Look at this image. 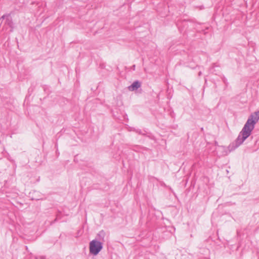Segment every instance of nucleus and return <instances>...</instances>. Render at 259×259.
Here are the masks:
<instances>
[{
  "mask_svg": "<svg viewBox=\"0 0 259 259\" xmlns=\"http://www.w3.org/2000/svg\"><path fill=\"white\" fill-rule=\"evenodd\" d=\"M134 128H135V127H130L128 130L130 131H134Z\"/></svg>",
  "mask_w": 259,
  "mask_h": 259,
  "instance_id": "8",
  "label": "nucleus"
},
{
  "mask_svg": "<svg viewBox=\"0 0 259 259\" xmlns=\"http://www.w3.org/2000/svg\"><path fill=\"white\" fill-rule=\"evenodd\" d=\"M105 233L104 231L102 230V231L99 232V233L98 234L97 236H98L100 241H101V240H104V238L105 237Z\"/></svg>",
  "mask_w": 259,
  "mask_h": 259,
  "instance_id": "6",
  "label": "nucleus"
},
{
  "mask_svg": "<svg viewBox=\"0 0 259 259\" xmlns=\"http://www.w3.org/2000/svg\"><path fill=\"white\" fill-rule=\"evenodd\" d=\"M188 23L192 24V22L189 20L183 19L179 20L177 22V26L181 32H182L185 29H187V26H189Z\"/></svg>",
  "mask_w": 259,
  "mask_h": 259,
  "instance_id": "4",
  "label": "nucleus"
},
{
  "mask_svg": "<svg viewBox=\"0 0 259 259\" xmlns=\"http://www.w3.org/2000/svg\"><path fill=\"white\" fill-rule=\"evenodd\" d=\"M135 67H136V66H135V65H134L133 66V69H134V70H135Z\"/></svg>",
  "mask_w": 259,
  "mask_h": 259,
  "instance_id": "10",
  "label": "nucleus"
},
{
  "mask_svg": "<svg viewBox=\"0 0 259 259\" xmlns=\"http://www.w3.org/2000/svg\"><path fill=\"white\" fill-rule=\"evenodd\" d=\"M259 119V111L255 112L254 115H251L245 123L236 140L228 146L230 151L234 150L240 146L251 135L255 123Z\"/></svg>",
  "mask_w": 259,
  "mask_h": 259,
  "instance_id": "1",
  "label": "nucleus"
},
{
  "mask_svg": "<svg viewBox=\"0 0 259 259\" xmlns=\"http://www.w3.org/2000/svg\"><path fill=\"white\" fill-rule=\"evenodd\" d=\"M203 9H204V7L203 6H199V9L200 10H202Z\"/></svg>",
  "mask_w": 259,
  "mask_h": 259,
  "instance_id": "9",
  "label": "nucleus"
},
{
  "mask_svg": "<svg viewBox=\"0 0 259 259\" xmlns=\"http://www.w3.org/2000/svg\"><path fill=\"white\" fill-rule=\"evenodd\" d=\"M141 86V83L139 80L134 81L132 84L128 87V89L130 91H137Z\"/></svg>",
  "mask_w": 259,
  "mask_h": 259,
  "instance_id": "5",
  "label": "nucleus"
},
{
  "mask_svg": "<svg viewBox=\"0 0 259 259\" xmlns=\"http://www.w3.org/2000/svg\"><path fill=\"white\" fill-rule=\"evenodd\" d=\"M201 72H199V75H201Z\"/></svg>",
  "mask_w": 259,
  "mask_h": 259,
  "instance_id": "11",
  "label": "nucleus"
},
{
  "mask_svg": "<svg viewBox=\"0 0 259 259\" xmlns=\"http://www.w3.org/2000/svg\"><path fill=\"white\" fill-rule=\"evenodd\" d=\"M134 132H135L136 133H138L139 135H146V132L145 131H142L141 130H140V129H136V128H134Z\"/></svg>",
  "mask_w": 259,
  "mask_h": 259,
  "instance_id": "7",
  "label": "nucleus"
},
{
  "mask_svg": "<svg viewBox=\"0 0 259 259\" xmlns=\"http://www.w3.org/2000/svg\"><path fill=\"white\" fill-rule=\"evenodd\" d=\"M103 248V244L100 241L93 240L90 242V253L94 255H97Z\"/></svg>",
  "mask_w": 259,
  "mask_h": 259,
  "instance_id": "2",
  "label": "nucleus"
},
{
  "mask_svg": "<svg viewBox=\"0 0 259 259\" xmlns=\"http://www.w3.org/2000/svg\"><path fill=\"white\" fill-rule=\"evenodd\" d=\"M5 19V25H7L10 28V31H12L14 28V23L12 18L10 14H5L0 18V21Z\"/></svg>",
  "mask_w": 259,
  "mask_h": 259,
  "instance_id": "3",
  "label": "nucleus"
}]
</instances>
